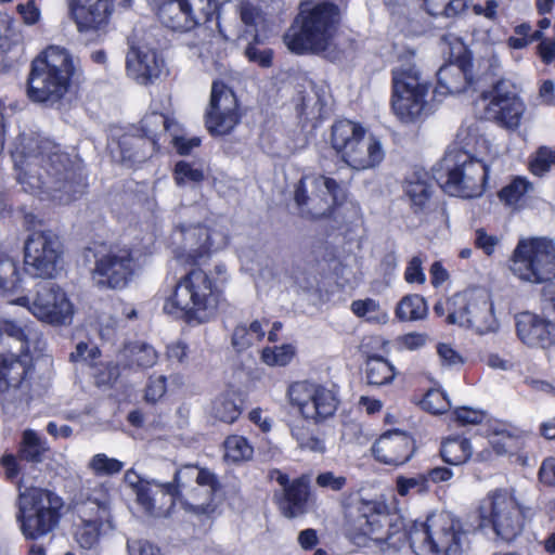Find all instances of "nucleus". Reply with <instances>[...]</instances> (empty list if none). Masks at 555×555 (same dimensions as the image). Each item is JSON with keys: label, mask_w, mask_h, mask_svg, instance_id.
<instances>
[{"label": "nucleus", "mask_w": 555, "mask_h": 555, "mask_svg": "<svg viewBox=\"0 0 555 555\" xmlns=\"http://www.w3.org/2000/svg\"><path fill=\"white\" fill-rule=\"evenodd\" d=\"M354 544L382 555H392L409 539L417 555H463L469 546L468 532L460 519L449 512L434 513L423 522L415 521L409 533L404 518L389 513L375 501H363L347 528Z\"/></svg>", "instance_id": "1"}, {"label": "nucleus", "mask_w": 555, "mask_h": 555, "mask_svg": "<svg viewBox=\"0 0 555 555\" xmlns=\"http://www.w3.org/2000/svg\"><path fill=\"white\" fill-rule=\"evenodd\" d=\"M27 152H14L17 180L26 192L47 194L52 201L68 204L85 189L80 164L49 139L29 140Z\"/></svg>", "instance_id": "2"}, {"label": "nucleus", "mask_w": 555, "mask_h": 555, "mask_svg": "<svg viewBox=\"0 0 555 555\" xmlns=\"http://www.w3.org/2000/svg\"><path fill=\"white\" fill-rule=\"evenodd\" d=\"M225 281L227 268L223 263L215 264L210 271L192 269L177 282L164 302L163 311L188 323L208 322L217 313L220 285Z\"/></svg>", "instance_id": "3"}, {"label": "nucleus", "mask_w": 555, "mask_h": 555, "mask_svg": "<svg viewBox=\"0 0 555 555\" xmlns=\"http://www.w3.org/2000/svg\"><path fill=\"white\" fill-rule=\"evenodd\" d=\"M77 60L63 47L49 46L31 63L28 96L39 103L54 105L80 77Z\"/></svg>", "instance_id": "4"}, {"label": "nucleus", "mask_w": 555, "mask_h": 555, "mask_svg": "<svg viewBox=\"0 0 555 555\" xmlns=\"http://www.w3.org/2000/svg\"><path fill=\"white\" fill-rule=\"evenodd\" d=\"M340 11L332 2L304 4L300 13L285 33L287 49L296 54H319L335 46Z\"/></svg>", "instance_id": "5"}, {"label": "nucleus", "mask_w": 555, "mask_h": 555, "mask_svg": "<svg viewBox=\"0 0 555 555\" xmlns=\"http://www.w3.org/2000/svg\"><path fill=\"white\" fill-rule=\"evenodd\" d=\"M331 145L354 170L375 168L385 157L380 140L360 124L348 119L338 120L332 126Z\"/></svg>", "instance_id": "6"}, {"label": "nucleus", "mask_w": 555, "mask_h": 555, "mask_svg": "<svg viewBox=\"0 0 555 555\" xmlns=\"http://www.w3.org/2000/svg\"><path fill=\"white\" fill-rule=\"evenodd\" d=\"M489 166L483 157L450 151L442 159L441 171L436 173V179L449 195L474 198L485 192Z\"/></svg>", "instance_id": "7"}, {"label": "nucleus", "mask_w": 555, "mask_h": 555, "mask_svg": "<svg viewBox=\"0 0 555 555\" xmlns=\"http://www.w3.org/2000/svg\"><path fill=\"white\" fill-rule=\"evenodd\" d=\"M513 276L528 285H543L555 280V242L547 237L520 238L508 263Z\"/></svg>", "instance_id": "8"}, {"label": "nucleus", "mask_w": 555, "mask_h": 555, "mask_svg": "<svg viewBox=\"0 0 555 555\" xmlns=\"http://www.w3.org/2000/svg\"><path fill=\"white\" fill-rule=\"evenodd\" d=\"M64 506L55 492L31 487L20 493L17 520L26 539L37 540L52 532L59 525Z\"/></svg>", "instance_id": "9"}, {"label": "nucleus", "mask_w": 555, "mask_h": 555, "mask_svg": "<svg viewBox=\"0 0 555 555\" xmlns=\"http://www.w3.org/2000/svg\"><path fill=\"white\" fill-rule=\"evenodd\" d=\"M223 218H209L204 224H182L173 234L176 258L185 263H201L229 243V232Z\"/></svg>", "instance_id": "10"}, {"label": "nucleus", "mask_w": 555, "mask_h": 555, "mask_svg": "<svg viewBox=\"0 0 555 555\" xmlns=\"http://www.w3.org/2000/svg\"><path fill=\"white\" fill-rule=\"evenodd\" d=\"M428 92L429 85L411 60L392 68L391 106L402 122H416L425 115Z\"/></svg>", "instance_id": "11"}, {"label": "nucleus", "mask_w": 555, "mask_h": 555, "mask_svg": "<svg viewBox=\"0 0 555 555\" xmlns=\"http://www.w3.org/2000/svg\"><path fill=\"white\" fill-rule=\"evenodd\" d=\"M2 335L7 336L8 350L2 352V382L18 386L33 370L29 344L39 336L30 320H2Z\"/></svg>", "instance_id": "12"}, {"label": "nucleus", "mask_w": 555, "mask_h": 555, "mask_svg": "<svg viewBox=\"0 0 555 555\" xmlns=\"http://www.w3.org/2000/svg\"><path fill=\"white\" fill-rule=\"evenodd\" d=\"M170 483L177 487L175 501L180 500L186 511L196 515H210L216 511L220 483L210 470L184 465L176 472Z\"/></svg>", "instance_id": "13"}, {"label": "nucleus", "mask_w": 555, "mask_h": 555, "mask_svg": "<svg viewBox=\"0 0 555 555\" xmlns=\"http://www.w3.org/2000/svg\"><path fill=\"white\" fill-rule=\"evenodd\" d=\"M448 322L474 330L478 334L498 331L493 301L483 288L467 289L448 299Z\"/></svg>", "instance_id": "14"}, {"label": "nucleus", "mask_w": 555, "mask_h": 555, "mask_svg": "<svg viewBox=\"0 0 555 555\" xmlns=\"http://www.w3.org/2000/svg\"><path fill=\"white\" fill-rule=\"evenodd\" d=\"M482 521H488L494 533L503 541H513L524 530L522 509L508 489L490 491L479 507Z\"/></svg>", "instance_id": "15"}, {"label": "nucleus", "mask_w": 555, "mask_h": 555, "mask_svg": "<svg viewBox=\"0 0 555 555\" xmlns=\"http://www.w3.org/2000/svg\"><path fill=\"white\" fill-rule=\"evenodd\" d=\"M89 251L94 257L91 279L98 287L122 289L134 278L138 264L129 248L101 245Z\"/></svg>", "instance_id": "16"}, {"label": "nucleus", "mask_w": 555, "mask_h": 555, "mask_svg": "<svg viewBox=\"0 0 555 555\" xmlns=\"http://www.w3.org/2000/svg\"><path fill=\"white\" fill-rule=\"evenodd\" d=\"M345 197L343 188L332 178L305 175L295 191V202L302 215L313 219L330 216Z\"/></svg>", "instance_id": "17"}, {"label": "nucleus", "mask_w": 555, "mask_h": 555, "mask_svg": "<svg viewBox=\"0 0 555 555\" xmlns=\"http://www.w3.org/2000/svg\"><path fill=\"white\" fill-rule=\"evenodd\" d=\"M63 244L54 232H33L24 246L25 270L34 278L55 279L63 269Z\"/></svg>", "instance_id": "18"}, {"label": "nucleus", "mask_w": 555, "mask_h": 555, "mask_svg": "<svg viewBox=\"0 0 555 555\" xmlns=\"http://www.w3.org/2000/svg\"><path fill=\"white\" fill-rule=\"evenodd\" d=\"M289 403L298 413L313 424H321L334 416L339 400L335 391L321 384L300 380L287 389Z\"/></svg>", "instance_id": "19"}, {"label": "nucleus", "mask_w": 555, "mask_h": 555, "mask_svg": "<svg viewBox=\"0 0 555 555\" xmlns=\"http://www.w3.org/2000/svg\"><path fill=\"white\" fill-rule=\"evenodd\" d=\"M480 104L487 119H491L508 129L520 126L526 111L525 103L514 91V87L505 80L498 81L490 90L482 91Z\"/></svg>", "instance_id": "20"}, {"label": "nucleus", "mask_w": 555, "mask_h": 555, "mask_svg": "<svg viewBox=\"0 0 555 555\" xmlns=\"http://www.w3.org/2000/svg\"><path fill=\"white\" fill-rule=\"evenodd\" d=\"M241 121L240 104L234 91L221 81L211 87L205 112V127L214 137L230 134Z\"/></svg>", "instance_id": "21"}, {"label": "nucleus", "mask_w": 555, "mask_h": 555, "mask_svg": "<svg viewBox=\"0 0 555 555\" xmlns=\"http://www.w3.org/2000/svg\"><path fill=\"white\" fill-rule=\"evenodd\" d=\"M442 40L443 43L450 46V57L455 59V62H450L439 68L436 92L455 94L467 91L473 85L474 78L472 64L465 56L466 47L460 38L452 34L444 35Z\"/></svg>", "instance_id": "22"}, {"label": "nucleus", "mask_w": 555, "mask_h": 555, "mask_svg": "<svg viewBox=\"0 0 555 555\" xmlns=\"http://www.w3.org/2000/svg\"><path fill=\"white\" fill-rule=\"evenodd\" d=\"M27 312L41 322L65 325L72 322L74 306L60 286L46 284L36 291Z\"/></svg>", "instance_id": "23"}, {"label": "nucleus", "mask_w": 555, "mask_h": 555, "mask_svg": "<svg viewBox=\"0 0 555 555\" xmlns=\"http://www.w3.org/2000/svg\"><path fill=\"white\" fill-rule=\"evenodd\" d=\"M165 67L158 51L146 43L130 46L126 56L127 75L139 85H151L159 78Z\"/></svg>", "instance_id": "24"}, {"label": "nucleus", "mask_w": 555, "mask_h": 555, "mask_svg": "<svg viewBox=\"0 0 555 555\" xmlns=\"http://www.w3.org/2000/svg\"><path fill=\"white\" fill-rule=\"evenodd\" d=\"M515 327L517 337L528 347L548 349L555 346V323L541 314L519 312L515 315Z\"/></svg>", "instance_id": "25"}, {"label": "nucleus", "mask_w": 555, "mask_h": 555, "mask_svg": "<svg viewBox=\"0 0 555 555\" xmlns=\"http://www.w3.org/2000/svg\"><path fill=\"white\" fill-rule=\"evenodd\" d=\"M67 3L80 33L104 30L114 12V0H67Z\"/></svg>", "instance_id": "26"}, {"label": "nucleus", "mask_w": 555, "mask_h": 555, "mask_svg": "<svg viewBox=\"0 0 555 555\" xmlns=\"http://www.w3.org/2000/svg\"><path fill=\"white\" fill-rule=\"evenodd\" d=\"M372 451L378 462L398 466L411 459L414 451V441L404 431L389 430L375 441Z\"/></svg>", "instance_id": "27"}, {"label": "nucleus", "mask_w": 555, "mask_h": 555, "mask_svg": "<svg viewBox=\"0 0 555 555\" xmlns=\"http://www.w3.org/2000/svg\"><path fill=\"white\" fill-rule=\"evenodd\" d=\"M138 504L153 517H165L175 504L177 487L170 482H159L155 479L143 483L135 492Z\"/></svg>", "instance_id": "28"}, {"label": "nucleus", "mask_w": 555, "mask_h": 555, "mask_svg": "<svg viewBox=\"0 0 555 555\" xmlns=\"http://www.w3.org/2000/svg\"><path fill=\"white\" fill-rule=\"evenodd\" d=\"M2 270L10 274L2 280V302L5 305V312L10 313L14 307L27 311L33 298L26 293L24 278L17 264L12 259L2 258Z\"/></svg>", "instance_id": "29"}, {"label": "nucleus", "mask_w": 555, "mask_h": 555, "mask_svg": "<svg viewBox=\"0 0 555 555\" xmlns=\"http://www.w3.org/2000/svg\"><path fill=\"white\" fill-rule=\"evenodd\" d=\"M525 436L524 430L505 422L493 421L487 425L488 443L496 455H505L518 450Z\"/></svg>", "instance_id": "30"}, {"label": "nucleus", "mask_w": 555, "mask_h": 555, "mask_svg": "<svg viewBox=\"0 0 555 555\" xmlns=\"http://www.w3.org/2000/svg\"><path fill=\"white\" fill-rule=\"evenodd\" d=\"M158 16L162 23L173 29L185 31L199 24L190 0H168L160 4Z\"/></svg>", "instance_id": "31"}, {"label": "nucleus", "mask_w": 555, "mask_h": 555, "mask_svg": "<svg viewBox=\"0 0 555 555\" xmlns=\"http://www.w3.org/2000/svg\"><path fill=\"white\" fill-rule=\"evenodd\" d=\"M109 490L108 482H99L88 489L83 500L76 505L78 517L89 518L95 515L99 519L111 518Z\"/></svg>", "instance_id": "32"}, {"label": "nucleus", "mask_w": 555, "mask_h": 555, "mask_svg": "<svg viewBox=\"0 0 555 555\" xmlns=\"http://www.w3.org/2000/svg\"><path fill=\"white\" fill-rule=\"evenodd\" d=\"M483 124L478 120L464 124L456 134V142L462 151L456 153H469L476 157L483 156L490 152V142L482 134Z\"/></svg>", "instance_id": "33"}, {"label": "nucleus", "mask_w": 555, "mask_h": 555, "mask_svg": "<svg viewBox=\"0 0 555 555\" xmlns=\"http://www.w3.org/2000/svg\"><path fill=\"white\" fill-rule=\"evenodd\" d=\"M80 525L75 531L76 542L81 548L91 550L95 547L100 538L113 530L111 518L99 519L95 515L89 518L79 517Z\"/></svg>", "instance_id": "34"}, {"label": "nucleus", "mask_w": 555, "mask_h": 555, "mask_svg": "<svg viewBox=\"0 0 555 555\" xmlns=\"http://www.w3.org/2000/svg\"><path fill=\"white\" fill-rule=\"evenodd\" d=\"M158 359V354L153 346L135 341L128 344L118 354V363L129 369H145L153 366Z\"/></svg>", "instance_id": "35"}, {"label": "nucleus", "mask_w": 555, "mask_h": 555, "mask_svg": "<svg viewBox=\"0 0 555 555\" xmlns=\"http://www.w3.org/2000/svg\"><path fill=\"white\" fill-rule=\"evenodd\" d=\"M534 191V184L527 177L516 176L508 184L501 189L498 197L508 208L519 210Z\"/></svg>", "instance_id": "36"}, {"label": "nucleus", "mask_w": 555, "mask_h": 555, "mask_svg": "<svg viewBox=\"0 0 555 555\" xmlns=\"http://www.w3.org/2000/svg\"><path fill=\"white\" fill-rule=\"evenodd\" d=\"M308 498V486L301 480L296 479L283 491L279 504L282 513L294 518L304 514Z\"/></svg>", "instance_id": "37"}, {"label": "nucleus", "mask_w": 555, "mask_h": 555, "mask_svg": "<svg viewBox=\"0 0 555 555\" xmlns=\"http://www.w3.org/2000/svg\"><path fill=\"white\" fill-rule=\"evenodd\" d=\"M177 127V122L170 119L167 115L158 112H151L141 120V130L151 141L153 146L158 144L162 135L168 134L170 137Z\"/></svg>", "instance_id": "38"}, {"label": "nucleus", "mask_w": 555, "mask_h": 555, "mask_svg": "<svg viewBox=\"0 0 555 555\" xmlns=\"http://www.w3.org/2000/svg\"><path fill=\"white\" fill-rule=\"evenodd\" d=\"M269 322L267 320H255L249 325H237L232 336L233 346L237 351L246 350L264 337Z\"/></svg>", "instance_id": "39"}, {"label": "nucleus", "mask_w": 555, "mask_h": 555, "mask_svg": "<svg viewBox=\"0 0 555 555\" xmlns=\"http://www.w3.org/2000/svg\"><path fill=\"white\" fill-rule=\"evenodd\" d=\"M474 449L467 438L450 437L442 442L441 455L444 462L451 465H460L472 457Z\"/></svg>", "instance_id": "40"}, {"label": "nucleus", "mask_w": 555, "mask_h": 555, "mask_svg": "<svg viewBox=\"0 0 555 555\" xmlns=\"http://www.w3.org/2000/svg\"><path fill=\"white\" fill-rule=\"evenodd\" d=\"M209 413L220 422L228 424L235 422L241 414V410L235 402L234 393L224 392L217 396L211 401Z\"/></svg>", "instance_id": "41"}, {"label": "nucleus", "mask_w": 555, "mask_h": 555, "mask_svg": "<svg viewBox=\"0 0 555 555\" xmlns=\"http://www.w3.org/2000/svg\"><path fill=\"white\" fill-rule=\"evenodd\" d=\"M365 373L367 383L374 386L387 385L396 376L395 366L382 357L369 358Z\"/></svg>", "instance_id": "42"}, {"label": "nucleus", "mask_w": 555, "mask_h": 555, "mask_svg": "<svg viewBox=\"0 0 555 555\" xmlns=\"http://www.w3.org/2000/svg\"><path fill=\"white\" fill-rule=\"evenodd\" d=\"M49 449L46 438L37 431L34 429H25L23 431L21 451L26 460L40 463Z\"/></svg>", "instance_id": "43"}, {"label": "nucleus", "mask_w": 555, "mask_h": 555, "mask_svg": "<svg viewBox=\"0 0 555 555\" xmlns=\"http://www.w3.org/2000/svg\"><path fill=\"white\" fill-rule=\"evenodd\" d=\"M204 179V167L198 162L180 160L175 165L173 180L178 186H195Z\"/></svg>", "instance_id": "44"}, {"label": "nucleus", "mask_w": 555, "mask_h": 555, "mask_svg": "<svg viewBox=\"0 0 555 555\" xmlns=\"http://www.w3.org/2000/svg\"><path fill=\"white\" fill-rule=\"evenodd\" d=\"M425 299L416 294L404 296L396 308V315L401 321H417L427 315Z\"/></svg>", "instance_id": "45"}, {"label": "nucleus", "mask_w": 555, "mask_h": 555, "mask_svg": "<svg viewBox=\"0 0 555 555\" xmlns=\"http://www.w3.org/2000/svg\"><path fill=\"white\" fill-rule=\"evenodd\" d=\"M9 54L11 63L17 62L23 55V34L18 23L7 21L5 35L2 36V54Z\"/></svg>", "instance_id": "46"}, {"label": "nucleus", "mask_w": 555, "mask_h": 555, "mask_svg": "<svg viewBox=\"0 0 555 555\" xmlns=\"http://www.w3.org/2000/svg\"><path fill=\"white\" fill-rule=\"evenodd\" d=\"M198 8L194 10V12L199 17V24L201 23H208L216 17V25L218 27L219 34L225 39V40H232L235 37L242 38L244 37L243 34H236L233 30H229L225 27L222 26L220 22V14H219V8L217 0H197Z\"/></svg>", "instance_id": "47"}, {"label": "nucleus", "mask_w": 555, "mask_h": 555, "mask_svg": "<svg viewBox=\"0 0 555 555\" xmlns=\"http://www.w3.org/2000/svg\"><path fill=\"white\" fill-rule=\"evenodd\" d=\"M351 311L357 317L375 324H385L389 319L388 313L382 309L379 302L372 298L352 301Z\"/></svg>", "instance_id": "48"}, {"label": "nucleus", "mask_w": 555, "mask_h": 555, "mask_svg": "<svg viewBox=\"0 0 555 555\" xmlns=\"http://www.w3.org/2000/svg\"><path fill=\"white\" fill-rule=\"evenodd\" d=\"M124 462L115 457H109L105 453L92 455L87 464V468L99 477L117 475L124 469Z\"/></svg>", "instance_id": "49"}, {"label": "nucleus", "mask_w": 555, "mask_h": 555, "mask_svg": "<svg viewBox=\"0 0 555 555\" xmlns=\"http://www.w3.org/2000/svg\"><path fill=\"white\" fill-rule=\"evenodd\" d=\"M430 15L455 16L468 8L470 0H422Z\"/></svg>", "instance_id": "50"}, {"label": "nucleus", "mask_w": 555, "mask_h": 555, "mask_svg": "<svg viewBox=\"0 0 555 555\" xmlns=\"http://www.w3.org/2000/svg\"><path fill=\"white\" fill-rule=\"evenodd\" d=\"M254 449L246 438L242 436H230L224 441V457L231 462L249 460Z\"/></svg>", "instance_id": "51"}, {"label": "nucleus", "mask_w": 555, "mask_h": 555, "mask_svg": "<svg viewBox=\"0 0 555 555\" xmlns=\"http://www.w3.org/2000/svg\"><path fill=\"white\" fill-rule=\"evenodd\" d=\"M296 348L292 344L266 347L261 352L262 361L270 366H285L294 359Z\"/></svg>", "instance_id": "52"}, {"label": "nucleus", "mask_w": 555, "mask_h": 555, "mask_svg": "<svg viewBox=\"0 0 555 555\" xmlns=\"http://www.w3.org/2000/svg\"><path fill=\"white\" fill-rule=\"evenodd\" d=\"M292 436L296 440L298 448L318 454L326 451L323 438L309 434L304 427H295L292 429Z\"/></svg>", "instance_id": "53"}, {"label": "nucleus", "mask_w": 555, "mask_h": 555, "mask_svg": "<svg viewBox=\"0 0 555 555\" xmlns=\"http://www.w3.org/2000/svg\"><path fill=\"white\" fill-rule=\"evenodd\" d=\"M515 36L508 38L507 44L512 49H524L528 44L542 39L540 30H532L528 23L517 25L514 29Z\"/></svg>", "instance_id": "54"}, {"label": "nucleus", "mask_w": 555, "mask_h": 555, "mask_svg": "<svg viewBox=\"0 0 555 555\" xmlns=\"http://www.w3.org/2000/svg\"><path fill=\"white\" fill-rule=\"evenodd\" d=\"M405 194L415 211L422 209L430 197V188L425 181H409L405 185Z\"/></svg>", "instance_id": "55"}, {"label": "nucleus", "mask_w": 555, "mask_h": 555, "mask_svg": "<svg viewBox=\"0 0 555 555\" xmlns=\"http://www.w3.org/2000/svg\"><path fill=\"white\" fill-rule=\"evenodd\" d=\"M422 406L433 414H441L450 408V401L442 390L430 389L424 396Z\"/></svg>", "instance_id": "56"}, {"label": "nucleus", "mask_w": 555, "mask_h": 555, "mask_svg": "<svg viewBox=\"0 0 555 555\" xmlns=\"http://www.w3.org/2000/svg\"><path fill=\"white\" fill-rule=\"evenodd\" d=\"M555 165V151L548 147L538 150L530 162V170L534 176H543Z\"/></svg>", "instance_id": "57"}, {"label": "nucleus", "mask_w": 555, "mask_h": 555, "mask_svg": "<svg viewBox=\"0 0 555 555\" xmlns=\"http://www.w3.org/2000/svg\"><path fill=\"white\" fill-rule=\"evenodd\" d=\"M428 489L427 478L425 475H420L417 477L404 478L400 477L397 479V490L398 493L402 496H405L410 493H423Z\"/></svg>", "instance_id": "58"}, {"label": "nucleus", "mask_w": 555, "mask_h": 555, "mask_svg": "<svg viewBox=\"0 0 555 555\" xmlns=\"http://www.w3.org/2000/svg\"><path fill=\"white\" fill-rule=\"evenodd\" d=\"M240 16L241 21L245 24L247 28L245 33H250L254 35L255 41L258 39L256 26L258 22L261 20L259 11L249 3H243L240 8Z\"/></svg>", "instance_id": "59"}, {"label": "nucleus", "mask_w": 555, "mask_h": 555, "mask_svg": "<svg viewBox=\"0 0 555 555\" xmlns=\"http://www.w3.org/2000/svg\"><path fill=\"white\" fill-rule=\"evenodd\" d=\"M315 483L320 488L337 492L345 488L347 478L341 475H335L333 472H323L317 476Z\"/></svg>", "instance_id": "60"}, {"label": "nucleus", "mask_w": 555, "mask_h": 555, "mask_svg": "<svg viewBox=\"0 0 555 555\" xmlns=\"http://www.w3.org/2000/svg\"><path fill=\"white\" fill-rule=\"evenodd\" d=\"M170 142L181 155L189 154L193 149L201 145V139L198 137H185L178 134V127L175 128L170 134Z\"/></svg>", "instance_id": "61"}, {"label": "nucleus", "mask_w": 555, "mask_h": 555, "mask_svg": "<svg viewBox=\"0 0 555 555\" xmlns=\"http://www.w3.org/2000/svg\"><path fill=\"white\" fill-rule=\"evenodd\" d=\"M248 61L268 68L272 65L273 52L271 49H259L254 43H249L245 50Z\"/></svg>", "instance_id": "62"}, {"label": "nucleus", "mask_w": 555, "mask_h": 555, "mask_svg": "<svg viewBox=\"0 0 555 555\" xmlns=\"http://www.w3.org/2000/svg\"><path fill=\"white\" fill-rule=\"evenodd\" d=\"M404 280L409 284L417 283L424 284L426 281V275L423 270V260L418 256L412 257L409 261L405 271H404Z\"/></svg>", "instance_id": "63"}, {"label": "nucleus", "mask_w": 555, "mask_h": 555, "mask_svg": "<svg viewBox=\"0 0 555 555\" xmlns=\"http://www.w3.org/2000/svg\"><path fill=\"white\" fill-rule=\"evenodd\" d=\"M129 555H163L160 548L147 540H129Z\"/></svg>", "instance_id": "64"}]
</instances>
